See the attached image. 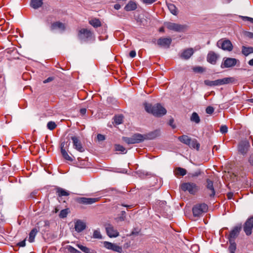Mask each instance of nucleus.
Segmentation results:
<instances>
[{
  "label": "nucleus",
  "mask_w": 253,
  "mask_h": 253,
  "mask_svg": "<svg viewBox=\"0 0 253 253\" xmlns=\"http://www.w3.org/2000/svg\"><path fill=\"white\" fill-rule=\"evenodd\" d=\"M144 105L147 112L156 117H160L167 113L166 109L159 103L152 105L151 104L145 103Z\"/></svg>",
  "instance_id": "obj_1"
},
{
  "label": "nucleus",
  "mask_w": 253,
  "mask_h": 253,
  "mask_svg": "<svg viewBox=\"0 0 253 253\" xmlns=\"http://www.w3.org/2000/svg\"><path fill=\"white\" fill-rule=\"evenodd\" d=\"M164 25L168 30L179 33L185 32L188 28V26L186 24H180L170 22H165Z\"/></svg>",
  "instance_id": "obj_2"
},
{
  "label": "nucleus",
  "mask_w": 253,
  "mask_h": 253,
  "mask_svg": "<svg viewBox=\"0 0 253 253\" xmlns=\"http://www.w3.org/2000/svg\"><path fill=\"white\" fill-rule=\"evenodd\" d=\"M180 187L183 191H188L192 195H194L199 190V187L194 182L183 183Z\"/></svg>",
  "instance_id": "obj_3"
},
{
  "label": "nucleus",
  "mask_w": 253,
  "mask_h": 253,
  "mask_svg": "<svg viewBox=\"0 0 253 253\" xmlns=\"http://www.w3.org/2000/svg\"><path fill=\"white\" fill-rule=\"evenodd\" d=\"M143 138L142 134L137 133L134 134L130 137H123L122 139L126 143L132 144L143 142Z\"/></svg>",
  "instance_id": "obj_4"
},
{
  "label": "nucleus",
  "mask_w": 253,
  "mask_h": 253,
  "mask_svg": "<svg viewBox=\"0 0 253 253\" xmlns=\"http://www.w3.org/2000/svg\"><path fill=\"white\" fill-rule=\"evenodd\" d=\"M208 210V206L203 203L196 205L193 208L192 211L194 216H200L203 213L206 212Z\"/></svg>",
  "instance_id": "obj_5"
},
{
  "label": "nucleus",
  "mask_w": 253,
  "mask_h": 253,
  "mask_svg": "<svg viewBox=\"0 0 253 253\" xmlns=\"http://www.w3.org/2000/svg\"><path fill=\"white\" fill-rule=\"evenodd\" d=\"M92 32L87 29L83 28L78 32V36L80 40L83 41H87L91 39Z\"/></svg>",
  "instance_id": "obj_6"
},
{
  "label": "nucleus",
  "mask_w": 253,
  "mask_h": 253,
  "mask_svg": "<svg viewBox=\"0 0 253 253\" xmlns=\"http://www.w3.org/2000/svg\"><path fill=\"white\" fill-rule=\"evenodd\" d=\"M250 148V144L248 140H243L239 142L238 145V151L243 155H246Z\"/></svg>",
  "instance_id": "obj_7"
},
{
  "label": "nucleus",
  "mask_w": 253,
  "mask_h": 253,
  "mask_svg": "<svg viewBox=\"0 0 253 253\" xmlns=\"http://www.w3.org/2000/svg\"><path fill=\"white\" fill-rule=\"evenodd\" d=\"M216 45L223 50L231 51L233 49L232 44L228 40L221 39L217 42Z\"/></svg>",
  "instance_id": "obj_8"
},
{
  "label": "nucleus",
  "mask_w": 253,
  "mask_h": 253,
  "mask_svg": "<svg viewBox=\"0 0 253 253\" xmlns=\"http://www.w3.org/2000/svg\"><path fill=\"white\" fill-rule=\"evenodd\" d=\"M253 229V216L248 218L243 225V229L247 236L251 235Z\"/></svg>",
  "instance_id": "obj_9"
},
{
  "label": "nucleus",
  "mask_w": 253,
  "mask_h": 253,
  "mask_svg": "<svg viewBox=\"0 0 253 253\" xmlns=\"http://www.w3.org/2000/svg\"><path fill=\"white\" fill-rule=\"evenodd\" d=\"M75 201L78 203L84 205H91L99 200L98 198H85V197H77L75 198Z\"/></svg>",
  "instance_id": "obj_10"
},
{
  "label": "nucleus",
  "mask_w": 253,
  "mask_h": 253,
  "mask_svg": "<svg viewBox=\"0 0 253 253\" xmlns=\"http://www.w3.org/2000/svg\"><path fill=\"white\" fill-rule=\"evenodd\" d=\"M103 244L104 247L108 250H111L119 253H121L123 252L122 247L118 246L116 244L112 243L107 241L103 242Z\"/></svg>",
  "instance_id": "obj_11"
},
{
  "label": "nucleus",
  "mask_w": 253,
  "mask_h": 253,
  "mask_svg": "<svg viewBox=\"0 0 253 253\" xmlns=\"http://www.w3.org/2000/svg\"><path fill=\"white\" fill-rule=\"evenodd\" d=\"M161 135L160 129H156L154 131L148 132V133L142 134L143 141L145 140H152L156 138Z\"/></svg>",
  "instance_id": "obj_12"
},
{
  "label": "nucleus",
  "mask_w": 253,
  "mask_h": 253,
  "mask_svg": "<svg viewBox=\"0 0 253 253\" xmlns=\"http://www.w3.org/2000/svg\"><path fill=\"white\" fill-rule=\"evenodd\" d=\"M237 62V60L233 58H224V62L222 63L221 67L223 68H230L234 66Z\"/></svg>",
  "instance_id": "obj_13"
},
{
  "label": "nucleus",
  "mask_w": 253,
  "mask_h": 253,
  "mask_svg": "<svg viewBox=\"0 0 253 253\" xmlns=\"http://www.w3.org/2000/svg\"><path fill=\"white\" fill-rule=\"evenodd\" d=\"M207 184L206 185V189L207 190L208 194L211 197H213L214 196L215 191L213 187V182L210 179L206 180Z\"/></svg>",
  "instance_id": "obj_14"
},
{
  "label": "nucleus",
  "mask_w": 253,
  "mask_h": 253,
  "mask_svg": "<svg viewBox=\"0 0 253 253\" xmlns=\"http://www.w3.org/2000/svg\"><path fill=\"white\" fill-rule=\"evenodd\" d=\"M171 42L170 38H161L157 40V44L161 47L169 48Z\"/></svg>",
  "instance_id": "obj_15"
},
{
  "label": "nucleus",
  "mask_w": 253,
  "mask_h": 253,
  "mask_svg": "<svg viewBox=\"0 0 253 253\" xmlns=\"http://www.w3.org/2000/svg\"><path fill=\"white\" fill-rule=\"evenodd\" d=\"M241 224L238 225V226L234 227L229 233L228 236L229 240L232 239L233 241H235V239L237 237V236L239 234L241 230Z\"/></svg>",
  "instance_id": "obj_16"
},
{
  "label": "nucleus",
  "mask_w": 253,
  "mask_h": 253,
  "mask_svg": "<svg viewBox=\"0 0 253 253\" xmlns=\"http://www.w3.org/2000/svg\"><path fill=\"white\" fill-rule=\"evenodd\" d=\"M234 81V79L233 78L229 77L213 81V86H218L233 83Z\"/></svg>",
  "instance_id": "obj_17"
},
{
  "label": "nucleus",
  "mask_w": 253,
  "mask_h": 253,
  "mask_svg": "<svg viewBox=\"0 0 253 253\" xmlns=\"http://www.w3.org/2000/svg\"><path fill=\"white\" fill-rule=\"evenodd\" d=\"M50 28L51 31L58 30L61 32H63L66 29V26L65 24L60 21H56L51 23Z\"/></svg>",
  "instance_id": "obj_18"
},
{
  "label": "nucleus",
  "mask_w": 253,
  "mask_h": 253,
  "mask_svg": "<svg viewBox=\"0 0 253 253\" xmlns=\"http://www.w3.org/2000/svg\"><path fill=\"white\" fill-rule=\"evenodd\" d=\"M71 139L73 141L74 148L80 152H83L84 151L82 144L76 136H72Z\"/></svg>",
  "instance_id": "obj_19"
},
{
  "label": "nucleus",
  "mask_w": 253,
  "mask_h": 253,
  "mask_svg": "<svg viewBox=\"0 0 253 253\" xmlns=\"http://www.w3.org/2000/svg\"><path fill=\"white\" fill-rule=\"evenodd\" d=\"M105 228L107 234L110 237H116L119 236V233L111 224L107 225Z\"/></svg>",
  "instance_id": "obj_20"
},
{
  "label": "nucleus",
  "mask_w": 253,
  "mask_h": 253,
  "mask_svg": "<svg viewBox=\"0 0 253 253\" xmlns=\"http://www.w3.org/2000/svg\"><path fill=\"white\" fill-rule=\"evenodd\" d=\"M218 55L213 51H210L207 55V61L211 64H215Z\"/></svg>",
  "instance_id": "obj_21"
},
{
  "label": "nucleus",
  "mask_w": 253,
  "mask_h": 253,
  "mask_svg": "<svg viewBox=\"0 0 253 253\" xmlns=\"http://www.w3.org/2000/svg\"><path fill=\"white\" fill-rule=\"evenodd\" d=\"M65 142H63L61 143L60 147H61V153L62 154L63 158L66 160L69 161H73L72 158L68 154L67 152L66 151V147H65Z\"/></svg>",
  "instance_id": "obj_22"
},
{
  "label": "nucleus",
  "mask_w": 253,
  "mask_h": 253,
  "mask_svg": "<svg viewBox=\"0 0 253 253\" xmlns=\"http://www.w3.org/2000/svg\"><path fill=\"white\" fill-rule=\"evenodd\" d=\"M85 228V223L81 220H77L75 223V229L78 232L83 231Z\"/></svg>",
  "instance_id": "obj_23"
},
{
  "label": "nucleus",
  "mask_w": 253,
  "mask_h": 253,
  "mask_svg": "<svg viewBox=\"0 0 253 253\" xmlns=\"http://www.w3.org/2000/svg\"><path fill=\"white\" fill-rule=\"evenodd\" d=\"M56 193L58 197L61 198L63 196H68L70 195V192L59 187H56L55 188Z\"/></svg>",
  "instance_id": "obj_24"
},
{
  "label": "nucleus",
  "mask_w": 253,
  "mask_h": 253,
  "mask_svg": "<svg viewBox=\"0 0 253 253\" xmlns=\"http://www.w3.org/2000/svg\"><path fill=\"white\" fill-rule=\"evenodd\" d=\"M194 50L192 48H187L184 50L181 54V57L187 60L193 54Z\"/></svg>",
  "instance_id": "obj_25"
},
{
  "label": "nucleus",
  "mask_w": 253,
  "mask_h": 253,
  "mask_svg": "<svg viewBox=\"0 0 253 253\" xmlns=\"http://www.w3.org/2000/svg\"><path fill=\"white\" fill-rule=\"evenodd\" d=\"M43 4L42 0H31L30 5L34 9H37L41 7Z\"/></svg>",
  "instance_id": "obj_26"
},
{
  "label": "nucleus",
  "mask_w": 253,
  "mask_h": 253,
  "mask_svg": "<svg viewBox=\"0 0 253 253\" xmlns=\"http://www.w3.org/2000/svg\"><path fill=\"white\" fill-rule=\"evenodd\" d=\"M137 8L136 3L133 1H130L125 7V9L127 11H132Z\"/></svg>",
  "instance_id": "obj_27"
},
{
  "label": "nucleus",
  "mask_w": 253,
  "mask_h": 253,
  "mask_svg": "<svg viewBox=\"0 0 253 253\" xmlns=\"http://www.w3.org/2000/svg\"><path fill=\"white\" fill-rule=\"evenodd\" d=\"M188 145L191 148L196 149L197 150H198L199 149L200 144L198 142L196 139H191Z\"/></svg>",
  "instance_id": "obj_28"
},
{
  "label": "nucleus",
  "mask_w": 253,
  "mask_h": 253,
  "mask_svg": "<svg viewBox=\"0 0 253 253\" xmlns=\"http://www.w3.org/2000/svg\"><path fill=\"white\" fill-rule=\"evenodd\" d=\"M175 175L176 176L180 175V176H184L185 175L187 171L185 169L182 168H177L175 169L174 171Z\"/></svg>",
  "instance_id": "obj_29"
},
{
  "label": "nucleus",
  "mask_w": 253,
  "mask_h": 253,
  "mask_svg": "<svg viewBox=\"0 0 253 253\" xmlns=\"http://www.w3.org/2000/svg\"><path fill=\"white\" fill-rule=\"evenodd\" d=\"M242 52L244 55L247 56L250 54L253 53V47L243 46Z\"/></svg>",
  "instance_id": "obj_30"
},
{
  "label": "nucleus",
  "mask_w": 253,
  "mask_h": 253,
  "mask_svg": "<svg viewBox=\"0 0 253 253\" xmlns=\"http://www.w3.org/2000/svg\"><path fill=\"white\" fill-rule=\"evenodd\" d=\"M89 23L94 28H98L101 26L100 20L97 18H94L89 21Z\"/></svg>",
  "instance_id": "obj_31"
},
{
  "label": "nucleus",
  "mask_w": 253,
  "mask_h": 253,
  "mask_svg": "<svg viewBox=\"0 0 253 253\" xmlns=\"http://www.w3.org/2000/svg\"><path fill=\"white\" fill-rule=\"evenodd\" d=\"M178 139L181 142L188 145V144L189 143L191 138L187 135H183L179 136Z\"/></svg>",
  "instance_id": "obj_32"
},
{
  "label": "nucleus",
  "mask_w": 253,
  "mask_h": 253,
  "mask_svg": "<svg viewBox=\"0 0 253 253\" xmlns=\"http://www.w3.org/2000/svg\"><path fill=\"white\" fill-rule=\"evenodd\" d=\"M38 230L36 228H33L29 234V241L31 243L34 241L35 237L37 234Z\"/></svg>",
  "instance_id": "obj_33"
},
{
  "label": "nucleus",
  "mask_w": 253,
  "mask_h": 253,
  "mask_svg": "<svg viewBox=\"0 0 253 253\" xmlns=\"http://www.w3.org/2000/svg\"><path fill=\"white\" fill-rule=\"evenodd\" d=\"M229 242L230 243V246L229 247L228 250L230 252V253H235V252L236 250V244L235 242V241L232 240H229Z\"/></svg>",
  "instance_id": "obj_34"
},
{
  "label": "nucleus",
  "mask_w": 253,
  "mask_h": 253,
  "mask_svg": "<svg viewBox=\"0 0 253 253\" xmlns=\"http://www.w3.org/2000/svg\"><path fill=\"white\" fill-rule=\"evenodd\" d=\"M167 6L170 13L174 15L177 14V9L174 4L172 3H168Z\"/></svg>",
  "instance_id": "obj_35"
},
{
  "label": "nucleus",
  "mask_w": 253,
  "mask_h": 253,
  "mask_svg": "<svg viewBox=\"0 0 253 253\" xmlns=\"http://www.w3.org/2000/svg\"><path fill=\"white\" fill-rule=\"evenodd\" d=\"M191 122H195L196 124H199L200 122V119L198 114L196 112H193L190 117Z\"/></svg>",
  "instance_id": "obj_36"
},
{
  "label": "nucleus",
  "mask_w": 253,
  "mask_h": 253,
  "mask_svg": "<svg viewBox=\"0 0 253 253\" xmlns=\"http://www.w3.org/2000/svg\"><path fill=\"white\" fill-rule=\"evenodd\" d=\"M203 173V172L200 169H199L193 172L189 173L188 175L189 178H192L198 177V176L201 175Z\"/></svg>",
  "instance_id": "obj_37"
},
{
  "label": "nucleus",
  "mask_w": 253,
  "mask_h": 253,
  "mask_svg": "<svg viewBox=\"0 0 253 253\" xmlns=\"http://www.w3.org/2000/svg\"><path fill=\"white\" fill-rule=\"evenodd\" d=\"M70 212L69 209L67 208L64 210H62L61 211L60 213H59V217L60 218H65L67 216L68 213Z\"/></svg>",
  "instance_id": "obj_38"
},
{
  "label": "nucleus",
  "mask_w": 253,
  "mask_h": 253,
  "mask_svg": "<svg viewBox=\"0 0 253 253\" xmlns=\"http://www.w3.org/2000/svg\"><path fill=\"white\" fill-rule=\"evenodd\" d=\"M65 249L70 253H80L81 252L70 245L66 246Z\"/></svg>",
  "instance_id": "obj_39"
},
{
  "label": "nucleus",
  "mask_w": 253,
  "mask_h": 253,
  "mask_svg": "<svg viewBox=\"0 0 253 253\" xmlns=\"http://www.w3.org/2000/svg\"><path fill=\"white\" fill-rule=\"evenodd\" d=\"M115 149L117 151H120L124 153H126L127 152L124 147L119 144H116L115 145Z\"/></svg>",
  "instance_id": "obj_40"
},
{
  "label": "nucleus",
  "mask_w": 253,
  "mask_h": 253,
  "mask_svg": "<svg viewBox=\"0 0 253 253\" xmlns=\"http://www.w3.org/2000/svg\"><path fill=\"white\" fill-rule=\"evenodd\" d=\"M123 117L122 115L116 116L114 118V122L117 125H119L123 122Z\"/></svg>",
  "instance_id": "obj_41"
},
{
  "label": "nucleus",
  "mask_w": 253,
  "mask_h": 253,
  "mask_svg": "<svg viewBox=\"0 0 253 253\" xmlns=\"http://www.w3.org/2000/svg\"><path fill=\"white\" fill-rule=\"evenodd\" d=\"M93 237L95 239H101L102 235L98 230H95L93 232Z\"/></svg>",
  "instance_id": "obj_42"
},
{
  "label": "nucleus",
  "mask_w": 253,
  "mask_h": 253,
  "mask_svg": "<svg viewBox=\"0 0 253 253\" xmlns=\"http://www.w3.org/2000/svg\"><path fill=\"white\" fill-rule=\"evenodd\" d=\"M56 126V125L53 122H49L47 124V128L50 130L54 129Z\"/></svg>",
  "instance_id": "obj_43"
},
{
  "label": "nucleus",
  "mask_w": 253,
  "mask_h": 253,
  "mask_svg": "<svg viewBox=\"0 0 253 253\" xmlns=\"http://www.w3.org/2000/svg\"><path fill=\"white\" fill-rule=\"evenodd\" d=\"M220 131L222 134H225L228 131V127L226 125L221 126L220 128Z\"/></svg>",
  "instance_id": "obj_44"
},
{
  "label": "nucleus",
  "mask_w": 253,
  "mask_h": 253,
  "mask_svg": "<svg viewBox=\"0 0 253 253\" xmlns=\"http://www.w3.org/2000/svg\"><path fill=\"white\" fill-rule=\"evenodd\" d=\"M193 70L194 72L196 73H202L204 71V69L202 67L200 66L194 67L193 68Z\"/></svg>",
  "instance_id": "obj_45"
},
{
  "label": "nucleus",
  "mask_w": 253,
  "mask_h": 253,
  "mask_svg": "<svg viewBox=\"0 0 253 253\" xmlns=\"http://www.w3.org/2000/svg\"><path fill=\"white\" fill-rule=\"evenodd\" d=\"M214 111V108L211 106H208L206 110V112L208 114H212Z\"/></svg>",
  "instance_id": "obj_46"
},
{
  "label": "nucleus",
  "mask_w": 253,
  "mask_h": 253,
  "mask_svg": "<svg viewBox=\"0 0 253 253\" xmlns=\"http://www.w3.org/2000/svg\"><path fill=\"white\" fill-rule=\"evenodd\" d=\"M97 138L98 141H102L105 139V135L101 134H98L97 135Z\"/></svg>",
  "instance_id": "obj_47"
},
{
  "label": "nucleus",
  "mask_w": 253,
  "mask_h": 253,
  "mask_svg": "<svg viewBox=\"0 0 253 253\" xmlns=\"http://www.w3.org/2000/svg\"><path fill=\"white\" fill-rule=\"evenodd\" d=\"M204 84L208 86H213V81L206 80L204 81Z\"/></svg>",
  "instance_id": "obj_48"
},
{
  "label": "nucleus",
  "mask_w": 253,
  "mask_h": 253,
  "mask_svg": "<svg viewBox=\"0 0 253 253\" xmlns=\"http://www.w3.org/2000/svg\"><path fill=\"white\" fill-rule=\"evenodd\" d=\"M242 19L244 21H248L252 23H253V18H251L250 17H247V16H243Z\"/></svg>",
  "instance_id": "obj_49"
},
{
  "label": "nucleus",
  "mask_w": 253,
  "mask_h": 253,
  "mask_svg": "<svg viewBox=\"0 0 253 253\" xmlns=\"http://www.w3.org/2000/svg\"><path fill=\"white\" fill-rule=\"evenodd\" d=\"M140 229H138V228H134L131 232V235H138L139 232H140Z\"/></svg>",
  "instance_id": "obj_50"
},
{
  "label": "nucleus",
  "mask_w": 253,
  "mask_h": 253,
  "mask_svg": "<svg viewBox=\"0 0 253 253\" xmlns=\"http://www.w3.org/2000/svg\"><path fill=\"white\" fill-rule=\"evenodd\" d=\"M137 174L138 175V176L143 178H144V177L145 176V175H147V173H145L144 172H142V171H137Z\"/></svg>",
  "instance_id": "obj_51"
},
{
  "label": "nucleus",
  "mask_w": 253,
  "mask_h": 253,
  "mask_svg": "<svg viewBox=\"0 0 253 253\" xmlns=\"http://www.w3.org/2000/svg\"><path fill=\"white\" fill-rule=\"evenodd\" d=\"M169 124L172 128H175L176 127V126L174 124V120L173 119H171L169 121Z\"/></svg>",
  "instance_id": "obj_52"
},
{
  "label": "nucleus",
  "mask_w": 253,
  "mask_h": 253,
  "mask_svg": "<svg viewBox=\"0 0 253 253\" xmlns=\"http://www.w3.org/2000/svg\"><path fill=\"white\" fill-rule=\"evenodd\" d=\"M53 78L52 77H48L47 79L45 80L44 81H43V83L44 84H46V83H49V82H51L53 80Z\"/></svg>",
  "instance_id": "obj_53"
},
{
  "label": "nucleus",
  "mask_w": 253,
  "mask_h": 253,
  "mask_svg": "<svg viewBox=\"0 0 253 253\" xmlns=\"http://www.w3.org/2000/svg\"><path fill=\"white\" fill-rule=\"evenodd\" d=\"M159 204L162 206V209H165L166 206V201H161L159 202Z\"/></svg>",
  "instance_id": "obj_54"
},
{
  "label": "nucleus",
  "mask_w": 253,
  "mask_h": 253,
  "mask_svg": "<svg viewBox=\"0 0 253 253\" xmlns=\"http://www.w3.org/2000/svg\"><path fill=\"white\" fill-rule=\"evenodd\" d=\"M84 253H90V249L84 246L82 250Z\"/></svg>",
  "instance_id": "obj_55"
},
{
  "label": "nucleus",
  "mask_w": 253,
  "mask_h": 253,
  "mask_svg": "<svg viewBox=\"0 0 253 253\" xmlns=\"http://www.w3.org/2000/svg\"><path fill=\"white\" fill-rule=\"evenodd\" d=\"M17 245L19 246V247H25L26 245L25 240L22 241L21 242H20L19 243H18L17 244Z\"/></svg>",
  "instance_id": "obj_56"
},
{
  "label": "nucleus",
  "mask_w": 253,
  "mask_h": 253,
  "mask_svg": "<svg viewBox=\"0 0 253 253\" xmlns=\"http://www.w3.org/2000/svg\"><path fill=\"white\" fill-rule=\"evenodd\" d=\"M129 56L131 58H133L136 56V52L135 50H131L129 52Z\"/></svg>",
  "instance_id": "obj_57"
},
{
  "label": "nucleus",
  "mask_w": 253,
  "mask_h": 253,
  "mask_svg": "<svg viewBox=\"0 0 253 253\" xmlns=\"http://www.w3.org/2000/svg\"><path fill=\"white\" fill-rule=\"evenodd\" d=\"M156 0H143L144 3L147 4H151L154 2Z\"/></svg>",
  "instance_id": "obj_58"
},
{
  "label": "nucleus",
  "mask_w": 253,
  "mask_h": 253,
  "mask_svg": "<svg viewBox=\"0 0 253 253\" xmlns=\"http://www.w3.org/2000/svg\"><path fill=\"white\" fill-rule=\"evenodd\" d=\"M249 162L251 165L253 166V154H252L250 156L249 159Z\"/></svg>",
  "instance_id": "obj_59"
},
{
  "label": "nucleus",
  "mask_w": 253,
  "mask_h": 253,
  "mask_svg": "<svg viewBox=\"0 0 253 253\" xmlns=\"http://www.w3.org/2000/svg\"><path fill=\"white\" fill-rule=\"evenodd\" d=\"M80 112L82 115H84L86 112V109L85 108H82L80 109Z\"/></svg>",
  "instance_id": "obj_60"
},
{
  "label": "nucleus",
  "mask_w": 253,
  "mask_h": 253,
  "mask_svg": "<svg viewBox=\"0 0 253 253\" xmlns=\"http://www.w3.org/2000/svg\"><path fill=\"white\" fill-rule=\"evenodd\" d=\"M126 216H120L116 218L118 221H124L125 220Z\"/></svg>",
  "instance_id": "obj_61"
},
{
  "label": "nucleus",
  "mask_w": 253,
  "mask_h": 253,
  "mask_svg": "<svg viewBox=\"0 0 253 253\" xmlns=\"http://www.w3.org/2000/svg\"><path fill=\"white\" fill-rule=\"evenodd\" d=\"M246 35L249 38L253 39V33L248 32L246 33Z\"/></svg>",
  "instance_id": "obj_62"
},
{
  "label": "nucleus",
  "mask_w": 253,
  "mask_h": 253,
  "mask_svg": "<svg viewBox=\"0 0 253 253\" xmlns=\"http://www.w3.org/2000/svg\"><path fill=\"white\" fill-rule=\"evenodd\" d=\"M114 7L115 9L119 10L121 8V6L120 4L117 3L114 5Z\"/></svg>",
  "instance_id": "obj_63"
},
{
  "label": "nucleus",
  "mask_w": 253,
  "mask_h": 253,
  "mask_svg": "<svg viewBox=\"0 0 253 253\" xmlns=\"http://www.w3.org/2000/svg\"><path fill=\"white\" fill-rule=\"evenodd\" d=\"M227 196L228 199H231L232 198V197L233 196V193L232 192H229L227 194Z\"/></svg>",
  "instance_id": "obj_64"
}]
</instances>
